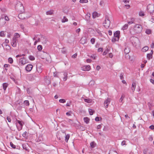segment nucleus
<instances>
[{
	"mask_svg": "<svg viewBox=\"0 0 154 154\" xmlns=\"http://www.w3.org/2000/svg\"><path fill=\"white\" fill-rule=\"evenodd\" d=\"M147 9L148 11L150 14L152 13L154 11V5H149L147 7Z\"/></svg>",
	"mask_w": 154,
	"mask_h": 154,
	"instance_id": "5",
	"label": "nucleus"
},
{
	"mask_svg": "<svg viewBox=\"0 0 154 154\" xmlns=\"http://www.w3.org/2000/svg\"><path fill=\"white\" fill-rule=\"evenodd\" d=\"M146 33L147 34H149L151 33V31L150 29H147L146 31Z\"/></svg>",
	"mask_w": 154,
	"mask_h": 154,
	"instance_id": "38",
	"label": "nucleus"
},
{
	"mask_svg": "<svg viewBox=\"0 0 154 154\" xmlns=\"http://www.w3.org/2000/svg\"><path fill=\"white\" fill-rule=\"evenodd\" d=\"M2 15H4L3 17H4V19L5 20L8 21L9 20V19L8 16L5 15L4 14H2Z\"/></svg>",
	"mask_w": 154,
	"mask_h": 154,
	"instance_id": "27",
	"label": "nucleus"
},
{
	"mask_svg": "<svg viewBox=\"0 0 154 154\" xmlns=\"http://www.w3.org/2000/svg\"><path fill=\"white\" fill-rule=\"evenodd\" d=\"M29 59L31 60H35V58L33 56L31 55L29 57Z\"/></svg>",
	"mask_w": 154,
	"mask_h": 154,
	"instance_id": "44",
	"label": "nucleus"
},
{
	"mask_svg": "<svg viewBox=\"0 0 154 154\" xmlns=\"http://www.w3.org/2000/svg\"><path fill=\"white\" fill-rule=\"evenodd\" d=\"M150 82L152 83L153 84H154V80L152 79H150Z\"/></svg>",
	"mask_w": 154,
	"mask_h": 154,
	"instance_id": "62",
	"label": "nucleus"
},
{
	"mask_svg": "<svg viewBox=\"0 0 154 154\" xmlns=\"http://www.w3.org/2000/svg\"><path fill=\"white\" fill-rule=\"evenodd\" d=\"M42 140V137H39L36 140V141L37 142H41Z\"/></svg>",
	"mask_w": 154,
	"mask_h": 154,
	"instance_id": "31",
	"label": "nucleus"
},
{
	"mask_svg": "<svg viewBox=\"0 0 154 154\" xmlns=\"http://www.w3.org/2000/svg\"><path fill=\"white\" fill-rule=\"evenodd\" d=\"M101 128V125H99L97 126V129H100Z\"/></svg>",
	"mask_w": 154,
	"mask_h": 154,
	"instance_id": "59",
	"label": "nucleus"
},
{
	"mask_svg": "<svg viewBox=\"0 0 154 154\" xmlns=\"http://www.w3.org/2000/svg\"><path fill=\"white\" fill-rule=\"evenodd\" d=\"M150 21L154 23V18H152L150 19Z\"/></svg>",
	"mask_w": 154,
	"mask_h": 154,
	"instance_id": "64",
	"label": "nucleus"
},
{
	"mask_svg": "<svg viewBox=\"0 0 154 154\" xmlns=\"http://www.w3.org/2000/svg\"><path fill=\"white\" fill-rule=\"evenodd\" d=\"M147 59L149 60L152 58V55L151 54L149 53L148 54H147Z\"/></svg>",
	"mask_w": 154,
	"mask_h": 154,
	"instance_id": "28",
	"label": "nucleus"
},
{
	"mask_svg": "<svg viewBox=\"0 0 154 154\" xmlns=\"http://www.w3.org/2000/svg\"><path fill=\"white\" fill-rule=\"evenodd\" d=\"M22 146L23 147L24 149H25L26 150H27V148L26 147V144H23Z\"/></svg>",
	"mask_w": 154,
	"mask_h": 154,
	"instance_id": "47",
	"label": "nucleus"
},
{
	"mask_svg": "<svg viewBox=\"0 0 154 154\" xmlns=\"http://www.w3.org/2000/svg\"><path fill=\"white\" fill-rule=\"evenodd\" d=\"M88 111L90 115H92L93 114L94 111L92 109H89Z\"/></svg>",
	"mask_w": 154,
	"mask_h": 154,
	"instance_id": "39",
	"label": "nucleus"
},
{
	"mask_svg": "<svg viewBox=\"0 0 154 154\" xmlns=\"http://www.w3.org/2000/svg\"><path fill=\"white\" fill-rule=\"evenodd\" d=\"M10 144L11 146L14 149H15L16 148V146L15 145H14L13 143L11 142H10Z\"/></svg>",
	"mask_w": 154,
	"mask_h": 154,
	"instance_id": "43",
	"label": "nucleus"
},
{
	"mask_svg": "<svg viewBox=\"0 0 154 154\" xmlns=\"http://www.w3.org/2000/svg\"><path fill=\"white\" fill-rule=\"evenodd\" d=\"M100 69V67L99 66H97L96 67V69L97 70H99Z\"/></svg>",
	"mask_w": 154,
	"mask_h": 154,
	"instance_id": "63",
	"label": "nucleus"
},
{
	"mask_svg": "<svg viewBox=\"0 0 154 154\" xmlns=\"http://www.w3.org/2000/svg\"><path fill=\"white\" fill-rule=\"evenodd\" d=\"M84 101L85 102L88 103H90L91 102V100L90 99H85Z\"/></svg>",
	"mask_w": 154,
	"mask_h": 154,
	"instance_id": "37",
	"label": "nucleus"
},
{
	"mask_svg": "<svg viewBox=\"0 0 154 154\" xmlns=\"http://www.w3.org/2000/svg\"><path fill=\"white\" fill-rule=\"evenodd\" d=\"M41 41L43 44H45L47 43V40L46 38L42 37L41 38Z\"/></svg>",
	"mask_w": 154,
	"mask_h": 154,
	"instance_id": "14",
	"label": "nucleus"
},
{
	"mask_svg": "<svg viewBox=\"0 0 154 154\" xmlns=\"http://www.w3.org/2000/svg\"><path fill=\"white\" fill-rule=\"evenodd\" d=\"M143 153V154H150V153L148 152V149H144Z\"/></svg>",
	"mask_w": 154,
	"mask_h": 154,
	"instance_id": "33",
	"label": "nucleus"
},
{
	"mask_svg": "<svg viewBox=\"0 0 154 154\" xmlns=\"http://www.w3.org/2000/svg\"><path fill=\"white\" fill-rule=\"evenodd\" d=\"M53 14V11H48L46 12L47 15H51Z\"/></svg>",
	"mask_w": 154,
	"mask_h": 154,
	"instance_id": "40",
	"label": "nucleus"
},
{
	"mask_svg": "<svg viewBox=\"0 0 154 154\" xmlns=\"http://www.w3.org/2000/svg\"><path fill=\"white\" fill-rule=\"evenodd\" d=\"M128 27V24H125L122 27V29L123 30H126L127 29Z\"/></svg>",
	"mask_w": 154,
	"mask_h": 154,
	"instance_id": "26",
	"label": "nucleus"
},
{
	"mask_svg": "<svg viewBox=\"0 0 154 154\" xmlns=\"http://www.w3.org/2000/svg\"><path fill=\"white\" fill-rule=\"evenodd\" d=\"M149 128L152 130L154 129V125H151L149 126Z\"/></svg>",
	"mask_w": 154,
	"mask_h": 154,
	"instance_id": "57",
	"label": "nucleus"
},
{
	"mask_svg": "<svg viewBox=\"0 0 154 154\" xmlns=\"http://www.w3.org/2000/svg\"><path fill=\"white\" fill-rule=\"evenodd\" d=\"M15 8L17 11L20 13H23L24 12V7L23 4L20 2L17 3Z\"/></svg>",
	"mask_w": 154,
	"mask_h": 154,
	"instance_id": "1",
	"label": "nucleus"
},
{
	"mask_svg": "<svg viewBox=\"0 0 154 154\" xmlns=\"http://www.w3.org/2000/svg\"><path fill=\"white\" fill-rule=\"evenodd\" d=\"M120 32L119 31H117L114 34V37L112 39V41L115 42L116 41H119L120 38Z\"/></svg>",
	"mask_w": 154,
	"mask_h": 154,
	"instance_id": "3",
	"label": "nucleus"
},
{
	"mask_svg": "<svg viewBox=\"0 0 154 154\" xmlns=\"http://www.w3.org/2000/svg\"><path fill=\"white\" fill-rule=\"evenodd\" d=\"M95 120L96 121H99V118L98 117H97L95 119Z\"/></svg>",
	"mask_w": 154,
	"mask_h": 154,
	"instance_id": "61",
	"label": "nucleus"
},
{
	"mask_svg": "<svg viewBox=\"0 0 154 154\" xmlns=\"http://www.w3.org/2000/svg\"><path fill=\"white\" fill-rule=\"evenodd\" d=\"M120 78L121 79H122L124 78L123 76V74L122 73L120 75Z\"/></svg>",
	"mask_w": 154,
	"mask_h": 154,
	"instance_id": "56",
	"label": "nucleus"
},
{
	"mask_svg": "<svg viewBox=\"0 0 154 154\" xmlns=\"http://www.w3.org/2000/svg\"><path fill=\"white\" fill-rule=\"evenodd\" d=\"M136 85L135 82H133L132 84V86L131 88V90L134 92L135 90Z\"/></svg>",
	"mask_w": 154,
	"mask_h": 154,
	"instance_id": "17",
	"label": "nucleus"
},
{
	"mask_svg": "<svg viewBox=\"0 0 154 154\" xmlns=\"http://www.w3.org/2000/svg\"><path fill=\"white\" fill-rule=\"evenodd\" d=\"M103 51V48H99L98 49V52H102Z\"/></svg>",
	"mask_w": 154,
	"mask_h": 154,
	"instance_id": "51",
	"label": "nucleus"
},
{
	"mask_svg": "<svg viewBox=\"0 0 154 154\" xmlns=\"http://www.w3.org/2000/svg\"><path fill=\"white\" fill-rule=\"evenodd\" d=\"M5 34L4 33V32L3 31H2L0 32V36L1 37H5Z\"/></svg>",
	"mask_w": 154,
	"mask_h": 154,
	"instance_id": "36",
	"label": "nucleus"
},
{
	"mask_svg": "<svg viewBox=\"0 0 154 154\" xmlns=\"http://www.w3.org/2000/svg\"><path fill=\"white\" fill-rule=\"evenodd\" d=\"M20 37V35L18 33H15L14 34V37L13 38H15L16 39H17V38H18Z\"/></svg>",
	"mask_w": 154,
	"mask_h": 154,
	"instance_id": "29",
	"label": "nucleus"
},
{
	"mask_svg": "<svg viewBox=\"0 0 154 154\" xmlns=\"http://www.w3.org/2000/svg\"><path fill=\"white\" fill-rule=\"evenodd\" d=\"M131 41L132 44L135 46H136L139 42L138 38L135 37H133L131 38Z\"/></svg>",
	"mask_w": 154,
	"mask_h": 154,
	"instance_id": "6",
	"label": "nucleus"
},
{
	"mask_svg": "<svg viewBox=\"0 0 154 154\" xmlns=\"http://www.w3.org/2000/svg\"><path fill=\"white\" fill-rule=\"evenodd\" d=\"M77 55L76 54H75L72 56V57L74 58H75L76 57Z\"/></svg>",
	"mask_w": 154,
	"mask_h": 154,
	"instance_id": "60",
	"label": "nucleus"
},
{
	"mask_svg": "<svg viewBox=\"0 0 154 154\" xmlns=\"http://www.w3.org/2000/svg\"><path fill=\"white\" fill-rule=\"evenodd\" d=\"M124 97L125 95H122L119 100V102H122Z\"/></svg>",
	"mask_w": 154,
	"mask_h": 154,
	"instance_id": "42",
	"label": "nucleus"
},
{
	"mask_svg": "<svg viewBox=\"0 0 154 154\" xmlns=\"http://www.w3.org/2000/svg\"><path fill=\"white\" fill-rule=\"evenodd\" d=\"M91 68L90 66L89 65L84 66L83 67V70L89 71Z\"/></svg>",
	"mask_w": 154,
	"mask_h": 154,
	"instance_id": "15",
	"label": "nucleus"
},
{
	"mask_svg": "<svg viewBox=\"0 0 154 154\" xmlns=\"http://www.w3.org/2000/svg\"><path fill=\"white\" fill-rule=\"evenodd\" d=\"M71 104V103L70 102L67 103L66 105V106H70Z\"/></svg>",
	"mask_w": 154,
	"mask_h": 154,
	"instance_id": "54",
	"label": "nucleus"
},
{
	"mask_svg": "<svg viewBox=\"0 0 154 154\" xmlns=\"http://www.w3.org/2000/svg\"><path fill=\"white\" fill-rule=\"evenodd\" d=\"M17 40L15 38H13L12 41L11 43V45L13 47H15L17 46Z\"/></svg>",
	"mask_w": 154,
	"mask_h": 154,
	"instance_id": "11",
	"label": "nucleus"
},
{
	"mask_svg": "<svg viewBox=\"0 0 154 154\" xmlns=\"http://www.w3.org/2000/svg\"><path fill=\"white\" fill-rule=\"evenodd\" d=\"M80 2L81 3H87L88 2V0H80Z\"/></svg>",
	"mask_w": 154,
	"mask_h": 154,
	"instance_id": "45",
	"label": "nucleus"
},
{
	"mask_svg": "<svg viewBox=\"0 0 154 154\" xmlns=\"http://www.w3.org/2000/svg\"><path fill=\"white\" fill-rule=\"evenodd\" d=\"M135 20V19L134 18H130V21L128 22V24L130 25L133 23H134Z\"/></svg>",
	"mask_w": 154,
	"mask_h": 154,
	"instance_id": "13",
	"label": "nucleus"
},
{
	"mask_svg": "<svg viewBox=\"0 0 154 154\" xmlns=\"http://www.w3.org/2000/svg\"><path fill=\"white\" fill-rule=\"evenodd\" d=\"M98 16V14L96 12H94L92 14V17L94 18Z\"/></svg>",
	"mask_w": 154,
	"mask_h": 154,
	"instance_id": "20",
	"label": "nucleus"
},
{
	"mask_svg": "<svg viewBox=\"0 0 154 154\" xmlns=\"http://www.w3.org/2000/svg\"><path fill=\"white\" fill-rule=\"evenodd\" d=\"M143 29L142 26L139 24H136L134 27V31L135 33H140Z\"/></svg>",
	"mask_w": 154,
	"mask_h": 154,
	"instance_id": "2",
	"label": "nucleus"
},
{
	"mask_svg": "<svg viewBox=\"0 0 154 154\" xmlns=\"http://www.w3.org/2000/svg\"><path fill=\"white\" fill-rule=\"evenodd\" d=\"M95 39L94 38H92L91 40V42L92 44H94L95 42Z\"/></svg>",
	"mask_w": 154,
	"mask_h": 154,
	"instance_id": "50",
	"label": "nucleus"
},
{
	"mask_svg": "<svg viewBox=\"0 0 154 154\" xmlns=\"http://www.w3.org/2000/svg\"><path fill=\"white\" fill-rule=\"evenodd\" d=\"M125 143H126L125 141V140L123 141L121 143L122 145L124 146V145H126Z\"/></svg>",
	"mask_w": 154,
	"mask_h": 154,
	"instance_id": "55",
	"label": "nucleus"
},
{
	"mask_svg": "<svg viewBox=\"0 0 154 154\" xmlns=\"http://www.w3.org/2000/svg\"><path fill=\"white\" fill-rule=\"evenodd\" d=\"M68 73L66 72H64L63 74L64 77L63 78V80L64 81H66L67 79Z\"/></svg>",
	"mask_w": 154,
	"mask_h": 154,
	"instance_id": "19",
	"label": "nucleus"
},
{
	"mask_svg": "<svg viewBox=\"0 0 154 154\" xmlns=\"http://www.w3.org/2000/svg\"><path fill=\"white\" fill-rule=\"evenodd\" d=\"M139 15L140 16H144V14L143 12H140L139 13Z\"/></svg>",
	"mask_w": 154,
	"mask_h": 154,
	"instance_id": "49",
	"label": "nucleus"
},
{
	"mask_svg": "<svg viewBox=\"0 0 154 154\" xmlns=\"http://www.w3.org/2000/svg\"><path fill=\"white\" fill-rule=\"evenodd\" d=\"M24 14L23 13H20L18 16L19 18L21 19H24L25 18V17L24 16Z\"/></svg>",
	"mask_w": 154,
	"mask_h": 154,
	"instance_id": "16",
	"label": "nucleus"
},
{
	"mask_svg": "<svg viewBox=\"0 0 154 154\" xmlns=\"http://www.w3.org/2000/svg\"><path fill=\"white\" fill-rule=\"evenodd\" d=\"M90 57L94 60H95L96 58V56L94 55H91Z\"/></svg>",
	"mask_w": 154,
	"mask_h": 154,
	"instance_id": "58",
	"label": "nucleus"
},
{
	"mask_svg": "<svg viewBox=\"0 0 154 154\" xmlns=\"http://www.w3.org/2000/svg\"><path fill=\"white\" fill-rule=\"evenodd\" d=\"M7 119L8 120V122H11V119L8 116L7 118Z\"/></svg>",
	"mask_w": 154,
	"mask_h": 154,
	"instance_id": "52",
	"label": "nucleus"
},
{
	"mask_svg": "<svg viewBox=\"0 0 154 154\" xmlns=\"http://www.w3.org/2000/svg\"><path fill=\"white\" fill-rule=\"evenodd\" d=\"M96 31L100 36H102V34L100 30L98 29H96Z\"/></svg>",
	"mask_w": 154,
	"mask_h": 154,
	"instance_id": "32",
	"label": "nucleus"
},
{
	"mask_svg": "<svg viewBox=\"0 0 154 154\" xmlns=\"http://www.w3.org/2000/svg\"><path fill=\"white\" fill-rule=\"evenodd\" d=\"M8 61L10 63H12L13 62L12 58L11 57H9L8 59Z\"/></svg>",
	"mask_w": 154,
	"mask_h": 154,
	"instance_id": "35",
	"label": "nucleus"
},
{
	"mask_svg": "<svg viewBox=\"0 0 154 154\" xmlns=\"http://www.w3.org/2000/svg\"><path fill=\"white\" fill-rule=\"evenodd\" d=\"M110 23V22L109 19V17L108 15H106L105 16V20L103 23V26L105 28L107 29L109 27Z\"/></svg>",
	"mask_w": 154,
	"mask_h": 154,
	"instance_id": "4",
	"label": "nucleus"
},
{
	"mask_svg": "<svg viewBox=\"0 0 154 154\" xmlns=\"http://www.w3.org/2000/svg\"><path fill=\"white\" fill-rule=\"evenodd\" d=\"M16 121L20 125V126H18V125H17V124H16V125L17 127V129L18 130V131H20L22 128V127H23V122L22 121H20L18 120L17 119H16Z\"/></svg>",
	"mask_w": 154,
	"mask_h": 154,
	"instance_id": "7",
	"label": "nucleus"
},
{
	"mask_svg": "<svg viewBox=\"0 0 154 154\" xmlns=\"http://www.w3.org/2000/svg\"><path fill=\"white\" fill-rule=\"evenodd\" d=\"M10 66V65L9 64H5L4 65V67L5 68H7V67H9Z\"/></svg>",
	"mask_w": 154,
	"mask_h": 154,
	"instance_id": "53",
	"label": "nucleus"
},
{
	"mask_svg": "<svg viewBox=\"0 0 154 154\" xmlns=\"http://www.w3.org/2000/svg\"><path fill=\"white\" fill-rule=\"evenodd\" d=\"M130 51V48L128 47H126L125 48L124 51L125 53L127 54H128Z\"/></svg>",
	"mask_w": 154,
	"mask_h": 154,
	"instance_id": "18",
	"label": "nucleus"
},
{
	"mask_svg": "<svg viewBox=\"0 0 154 154\" xmlns=\"http://www.w3.org/2000/svg\"><path fill=\"white\" fill-rule=\"evenodd\" d=\"M70 137V135L69 134H67L65 136V141L67 142L68 140H69Z\"/></svg>",
	"mask_w": 154,
	"mask_h": 154,
	"instance_id": "25",
	"label": "nucleus"
},
{
	"mask_svg": "<svg viewBox=\"0 0 154 154\" xmlns=\"http://www.w3.org/2000/svg\"><path fill=\"white\" fill-rule=\"evenodd\" d=\"M149 49V47L148 46H145L142 49V51L143 52H145Z\"/></svg>",
	"mask_w": 154,
	"mask_h": 154,
	"instance_id": "21",
	"label": "nucleus"
},
{
	"mask_svg": "<svg viewBox=\"0 0 154 154\" xmlns=\"http://www.w3.org/2000/svg\"><path fill=\"white\" fill-rule=\"evenodd\" d=\"M84 120L85 122L87 124H88L89 122L90 119L87 117H85L84 118Z\"/></svg>",
	"mask_w": 154,
	"mask_h": 154,
	"instance_id": "22",
	"label": "nucleus"
},
{
	"mask_svg": "<svg viewBox=\"0 0 154 154\" xmlns=\"http://www.w3.org/2000/svg\"><path fill=\"white\" fill-rule=\"evenodd\" d=\"M37 48L38 51H41L42 49V47L41 45H39L37 46Z\"/></svg>",
	"mask_w": 154,
	"mask_h": 154,
	"instance_id": "34",
	"label": "nucleus"
},
{
	"mask_svg": "<svg viewBox=\"0 0 154 154\" xmlns=\"http://www.w3.org/2000/svg\"><path fill=\"white\" fill-rule=\"evenodd\" d=\"M96 145V144L94 141L91 142L90 143L91 147L92 148H94L95 146Z\"/></svg>",
	"mask_w": 154,
	"mask_h": 154,
	"instance_id": "24",
	"label": "nucleus"
},
{
	"mask_svg": "<svg viewBox=\"0 0 154 154\" xmlns=\"http://www.w3.org/2000/svg\"><path fill=\"white\" fill-rule=\"evenodd\" d=\"M33 67V66L31 64L27 65L26 67V71L29 72L31 71Z\"/></svg>",
	"mask_w": 154,
	"mask_h": 154,
	"instance_id": "9",
	"label": "nucleus"
},
{
	"mask_svg": "<svg viewBox=\"0 0 154 154\" xmlns=\"http://www.w3.org/2000/svg\"><path fill=\"white\" fill-rule=\"evenodd\" d=\"M8 84L6 83H4L3 84V88L4 91H5L7 87Z\"/></svg>",
	"mask_w": 154,
	"mask_h": 154,
	"instance_id": "23",
	"label": "nucleus"
},
{
	"mask_svg": "<svg viewBox=\"0 0 154 154\" xmlns=\"http://www.w3.org/2000/svg\"><path fill=\"white\" fill-rule=\"evenodd\" d=\"M109 51L108 49H107L105 50L103 53V55H106Z\"/></svg>",
	"mask_w": 154,
	"mask_h": 154,
	"instance_id": "41",
	"label": "nucleus"
},
{
	"mask_svg": "<svg viewBox=\"0 0 154 154\" xmlns=\"http://www.w3.org/2000/svg\"><path fill=\"white\" fill-rule=\"evenodd\" d=\"M59 101L60 103H64L66 102V100L64 99H60L59 100Z\"/></svg>",
	"mask_w": 154,
	"mask_h": 154,
	"instance_id": "46",
	"label": "nucleus"
},
{
	"mask_svg": "<svg viewBox=\"0 0 154 154\" xmlns=\"http://www.w3.org/2000/svg\"><path fill=\"white\" fill-rule=\"evenodd\" d=\"M4 15H2V17L0 18V26H3L5 24L6 22L4 19Z\"/></svg>",
	"mask_w": 154,
	"mask_h": 154,
	"instance_id": "8",
	"label": "nucleus"
},
{
	"mask_svg": "<svg viewBox=\"0 0 154 154\" xmlns=\"http://www.w3.org/2000/svg\"><path fill=\"white\" fill-rule=\"evenodd\" d=\"M110 99L109 98H107L104 102V105L106 108L108 107L109 104L110 103Z\"/></svg>",
	"mask_w": 154,
	"mask_h": 154,
	"instance_id": "12",
	"label": "nucleus"
},
{
	"mask_svg": "<svg viewBox=\"0 0 154 154\" xmlns=\"http://www.w3.org/2000/svg\"><path fill=\"white\" fill-rule=\"evenodd\" d=\"M24 103L26 106H29V101L28 100H25L24 101Z\"/></svg>",
	"mask_w": 154,
	"mask_h": 154,
	"instance_id": "48",
	"label": "nucleus"
},
{
	"mask_svg": "<svg viewBox=\"0 0 154 154\" xmlns=\"http://www.w3.org/2000/svg\"><path fill=\"white\" fill-rule=\"evenodd\" d=\"M19 62L20 63L23 65L25 64L26 63V59L24 57L20 59Z\"/></svg>",
	"mask_w": 154,
	"mask_h": 154,
	"instance_id": "10",
	"label": "nucleus"
},
{
	"mask_svg": "<svg viewBox=\"0 0 154 154\" xmlns=\"http://www.w3.org/2000/svg\"><path fill=\"white\" fill-rule=\"evenodd\" d=\"M68 21V19L66 18L65 16H64L63 19L62 20V23H64Z\"/></svg>",
	"mask_w": 154,
	"mask_h": 154,
	"instance_id": "30",
	"label": "nucleus"
}]
</instances>
